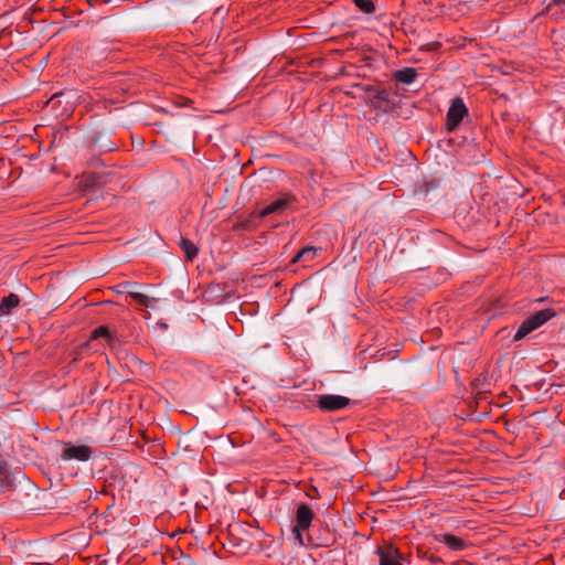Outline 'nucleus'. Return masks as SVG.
Masks as SVG:
<instances>
[{"instance_id": "obj_1", "label": "nucleus", "mask_w": 565, "mask_h": 565, "mask_svg": "<svg viewBox=\"0 0 565 565\" xmlns=\"http://www.w3.org/2000/svg\"><path fill=\"white\" fill-rule=\"evenodd\" d=\"M93 450L87 445L64 443L61 451V459L64 461H88Z\"/></svg>"}, {"instance_id": "obj_18", "label": "nucleus", "mask_w": 565, "mask_h": 565, "mask_svg": "<svg viewBox=\"0 0 565 565\" xmlns=\"http://www.w3.org/2000/svg\"><path fill=\"white\" fill-rule=\"evenodd\" d=\"M555 2L558 4H565V0H555Z\"/></svg>"}, {"instance_id": "obj_14", "label": "nucleus", "mask_w": 565, "mask_h": 565, "mask_svg": "<svg viewBox=\"0 0 565 565\" xmlns=\"http://www.w3.org/2000/svg\"><path fill=\"white\" fill-rule=\"evenodd\" d=\"M555 316V311L552 309H543L531 316V319L536 323V327L540 328L543 323L548 321L551 318Z\"/></svg>"}, {"instance_id": "obj_13", "label": "nucleus", "mask_w": 565, "mask_h": 565, "mask_svg": "<svg viewBox=\"0 0 565 565\" xmlns=\"http://www.w3.org/2000/svg\"><path fill=\"white\" fill-rule=\"evenodd\" d=\"M124 287L129 288L128 291H127L128 295L131 298H134L138 303H140L142 306H146V307H149V298L146 295L135 290L137 285L130 284V282H126L124 285Z\"/></svg>"}, {"instance_id": "obj_3", "label": "nucleus", "mask_w": 565, "mask_h": 565, "mask_svg": "<svg viewBox=\"0 0 565 565\" xmlns=\"http://www.w3.org/2000/svg\"><path fill=\"white\" fill-rule=\"evenodd\" d=\"M467 114L468 109L463 100L459 97L455 98L447 113L448 129L455 130Z\"/></svg>"}, {"instance_id": "obj_4", "label": "nucleus", "mask_w": 565, "mask_h": 565, "mask_svg": "<svg viewBox=\"0 0 565 565\" xmlns=\"http://www.w3.org/2000/svg\"><path fill=\"white\" fill-rule=\"evenodd\" d=\"M313 512L307 504H300L296 513V525L294 532L299 541H301V533L307 531L312 522Z\"/></svg>"}, {"instance_id": "obj_11", "label": "nucleus", "mask_w": 565, "mask_h": 565, "mask_svg": "<svg viewBox=\"0 0 565 565\" xmlns=\"http://www.w3.org/2000/svg\"><path fill=\"white\" fill-rule=\"evenodd\" d=\"M104 339L105 343L113 345L114 335L109 329L105 326H100L92 331L90 340Z\"/></svg>"}, {"instance_id": "obj_6", "label": "nucleus", "mask_w": 565, "mask_h": 565, "mask_svg": "<svg viewBox=\"0 0 565 565\" xmlns=\"http://www.w3.org/2000/svg\"><path fill=\"white\" fill-rule=\"evenodd\" d=\"M439 542L444 543L447 547H449L452 551H462L467 546L466 542L462 539L449 533L441 534L439 537Z\"/></svg>"}, {"instance_id": "obj_5", "label": "nucleus", "mask_w": 565, "mask_h": 565, "mask_svg": "<svg viewBox=\"0 0 565 565\" xmlns=\"http://www.w3.org/2000/svg\"><path fill=\"white\" fill-rule=\"evenodd\" d=\"M376 555L379 556V565H404L402 554L393 546L379 547Z\"/></svg>"}, {"instance_id": "obj_15", "label": "nucleus", "mask_w": 565, "mask_h": 565, "mask_svg": "<svg viewBox=\"0 0 565 565\" xmlns=\"http://www.w3.org/2000/svg\"><path fill=\"white\" fill-rule=\"evenodd\" d=\"M180 245L186 254L188 259L192 260L198 255V247L191 241L181 238Z\"/></svg>"}, {"instance_id": "obj_7", "label": "nucleus", "mask_w": 565, "mask_h": 565, "mask_svg": "<svg viewBox=\"0 0 565 565\" xmlns=\"http://www.w3.org/2000/svg\"><path fill=\"white\" fill-rule=\"evenodd\" d=\"M288 206V201L286 199H278L268 205H266L259 213L262 217H265L270 214H280Z\"/></svg>"}, {"instance_id": "obj_17", "label": "nucleus", "mask_w": 565, "mask_h": 565, "mask_svg": "<svg viewBox=\"0 0 565 565\" xmlns=\"http://www.w3.org/2000/svg\"><path fill=\"white\" fill-rule=\"evenodd\" d=\"M377 98L385 99L386 98V92L385 90L379 92L377 93Z\"/></svg>"}, {"instance_id": "obj_12", "label": "nucleus", "mask_w": 565, "mask_h": 565, "mask_svg": "<svg viewBox=\"0 0 565 565\" xmlns=\"http://www.w3.org/2000/svg\"><path fill=\"white\" fill-rule=\"evenodd\" d=\"M536 329H537L536 323L531 319V317H529L519 327V329L514 335V339L520 340Z\"/></svg>"}, {"instance_id": "obj_10", "label": "nucleus", "mask_w": 565, "mask_h": 565, "mask_svg": "<svg viewBox=\"0 0 565 565\" xmlns=\"http://www.w3.org/2000/svg\"><path fill=\"white\" fill-rule=\"evenodd\" d=\"M19 297L14 294H10L4 297L0 303V315H9L12 309L19 305Z\"/></svg>"}, {"instance_id": "obj_8", "label": "nucleus", "mask_w": 565, "mask_h": 565, "mask_svg": "<svg viewBox=\"0 0 565 565\" xmlns=\"http://www.w3.org/2000/svg\"><path fill=\"white\" fill-rule=\"evenodd\" d=\"M417 77V72L413 67H405L394 73V78L403 84H412Z\"/></svg>"}, {"instance_id": "obj_9", "label": "nucleus", "mask_w": 565, "mask_h": 565, "mask_svg": "<svg viewBox=\"0 0 565 565\" xmlns=\"http://www.w3.org/2000/svg\"><path fill=\"white\" fill-rule=\"evenodd\" d=\"M318 249L312 246H306L300 249L291 259V263H309L315 259L317 256Z\"/></svg>"}, {"instance_id": "obj_16", "label": "nucleus", "mask_w": 565, "mask_h": 565, "mask_svg": "<svg viewBox=\"0 0 565 565\" xmlns=\"http://www.w3.org/2000/svg\"><path fill=\"white\" fill-rule=\"evenodd\" d=\"M358 8H360L365 13H371L374 11V4L372 0H354Z\"/></svg>"}, {"instance_id": "obj_2", "label": "nucleus", "mask_w": 565, "mask_h": 565, "mask_svg": "<svg viewBox=\"0 0 565 565\" xmlns=\"http://www.w3.org/2000/svg\"><path fill=\"white\" fill-rule=\"evenodd\" d=\"M317 405L321 411L334 412L350 406L351 399L342 395L323 394L318 397Z\"/></svg>"}]
</instances>
